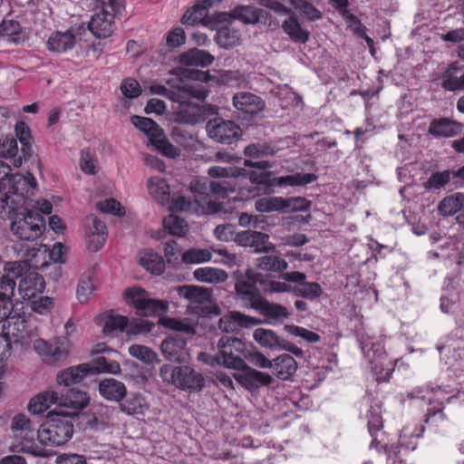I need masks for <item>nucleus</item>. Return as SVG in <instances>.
Instances as JSON below:
<instances>
[{"label": "nucleus", "mask_w": 464, "mask_h": 464, "mask_svg": "<svg viewBox=\"0 0 464 464\" xmlns=\"http://www.w3.org/2000/svg\"><path fill=\"white\" fill-rule=\"evenodd\" d=\"M234 107L247 114H256L264 109L260 97L250 92H239L233 97Z\"/></svg>", "instance_id": "b1692460"}, {"label": "nucleus", "mask_w": 464, "mask_h": 464, "mask_svg": "<svg viewBox=\"0 0 464 464\" xmlns=\"http://www.w3.org/2000/svg\"><path fill=\"white\" fill-rule=\"evenodd\" d=\"M77 41L76 30L69 29L65 32H53L48 38L47 48L51 52L64 53L74 47Z\"/></svg>", "instance_id": "5701e85b"}, {"label": "nucleus", "mask_w": 464, "mask_h": 464, "mask_svg": "<svg viewBox=\"0 0 464 464\" xmlns=\"http://www.w3.org/2000/svg\"><path fill=\"white\" fill-rule=\"evenodd\" d=\"M30 265L26 261V267L19 276L18 292L23 299L35 298L45 288L44 277L35 271H30Z\"/></svg>", "instance_id": "f8f14e48"}, {"label": "nucleus", "mask_w": 464, "mask_h": 464, "mask_svg": "<svg viewBox=\"0 0 464 464\" xmlns=\"http://www.w3.org/2000/svg\"><path fill=\"white\" fill-rule=\"evenodd\" d=\"M283 31L295 43H306L309 40L310 33L304 29L297 19L291 15L282 23Z\"/></svg>", "instance_id": "473e14b6"}, {"label": "nucleus", "mask_w": 464, "mask_h": 464, "mask_svg": "<svg viewBox=\"0 0 464 464\" xmlns=\"http://www.w3.org/2000/svg\"><path fill=\"white\" fill-rule=\"evenodd\" d=\"M0 157L13 160L15 167L22 165V157L18 156V145L14 138L5 137L0 140Z\"/></svg>", "instance_id": "c03bdc74"}, {"label": "nucleus", "mask_w": 464, "mask_h": 464, "mask_svg": "<svg viewBox=\"0 0 464 464\" xmlns=\"http://www.w3.org/2000/svg\"><path fill=\"white\" fill-rule=\"evenodd\" d=\"M45 228L42 214L28 210L23 217H17L11 224V231L21 240L33 241L38 238Z\"/></svg>", "instance_id": "39448f33"}, {"label": "nucleus", "mask_w": 464, "mask_h": 464, "mask_svg": "<svg viewBox=\"0 0 464 464\" xmlns=\"http://www.w3.org/2000/svg\"><path fill=\"white\" fill-rule=\"evenodd\" d=\"M182 91L185 95L181 99H175L177 106L175 112L177 121L187 123L196 124L203 120V111L198 102H192V99L202 101L207 96V91L201 83H184Z\"/></svg>", "instance_id": "f03ea898"}, {"label": "nucleus", "mask_w": 464, "mask_h": 464, "mask_svg": "<svg viewBox=\"0 0 464 464\" xmlns=\"http://www.w3.org/2000/svg\"><path fill=\"white\" fill-rule=\"evenodd\" d=\"M271 369L277 378L286 381L295 373L297 362L290 354L284 353L273 360Z\"/></svg>", "instance_id": "cd10ccee"}, {"label": "nucleus", "mask_w": 464, "mask_h": 464, "mask_svg": "<svg viewBox=\"0 0 464 464\" xmlns=\"http://www.w3.org/2000/svg\"><path fill=\"white\" fill-rule=\"evenodd\" d=\"M57 406L73 410H82L87 406L89 397L85 392L63 388L56 391Z\"/></svg>", "instance_id": "4be33fe9"}, {"label": "nucleus", "mask_w": 464, "mask_h": 464, "mask_svg": "<svg viewBox=\"0 0 464 464\" xmlns=\"http://www.w3.org/2000/svg\"><path fill=\"white\" fill-rule=\"evenodd\" d=\"M33 347L43 362L58 365L68 356L71 343L67 337H57L50 343L38 338L34 341Z\"/></svg>", "instance_id": "20e7f679"}, {"label": "nucleus", "mask_w": 464, "mask_h": 464, "mask_svg": "<svg viewBox=\"0 0 464 464\" xmlns=\"http://www.w3.org/2000/svg\"><path fill=\"white\" fill-rule=\"evenodd\" d=\"M240 40L237 31L223 28L217 33L216 41L223 48L228 49L236 46Z\"/></svg>", "instance_id": "6e6d98bb"}, {"label": "nucleus", "mask_w": 464, "mask_h": 464, "mask_svg": "<svg viewBox=\"0 0 464 464\" xmlns=\"http://www.w3.org/2000/svg\"><path fill=\"white\" fill-rule=\"evenodd\" d=\"M3 329L5 334L13 336L15 342L24 343L28 338L37 335L35 330L29 328L24 316L18 314L11 315L4 324Z\"/></svg>", "instance_id": "a211bd4d"}, {"label": "nucleus", "mask_w": 464, "mask_h": 464, "mask_svg": "<svg viewBox=\"0 0 464 464\" xmlns=\"http://www.w3.org/2000/svg\"><path fill=\"white\" fill-rule=\"evenodd\" d=\"M73 434V423L69 413H57L37 430L39 441L47 446H62Z\"/></svg>", "instance_id": "7ed1b4c3"}, {"label": "nucleus", "mask_w": 464, "mask_h": 464, "mask_svg": "<svg viewBox=\"0 0 464 464\" xmlns=\"http://www.w3.org/2000/svg\"><path fill=\"white\" fill-rule=\"evenodd\" d=\"M256 311L259 312L265 317L266 322L270 324L282 323L289 316V313L284 305L270 303L265 298L256 307Z\"/></svg>", "instance_id": "393cba45"}, {"label": "nucleus", "mask_w": 464, "mask_h": 464, "mask_svg": "<svg viewBox=\"0 0 464 464\" xmlns=\"http://www.w3.org/2000/svg\"><path fill=\"white\" fill-rule=\"evenodd\" d=\"M30 195H32L30 193ZM26 194V189L23 192L13 193L12 188L0 197V218H9L11 214L14 213L17 208L23 204Z\"/></svg>", "instance_id": "bb28decb"}, {"label": "nucleus", "mask_w": 464, "mask_h": 464, "mask_svg": "<svg viewBox=\"0 0 464 464\" xmlns=\"http://www.w3.org/2000/svg\"><path fill=\"white\" fill-rule=\"evenodd\" d=\"M464 208V193L455 192L451 195L443 198L438 207L437 210L440 215L443 217H450L459 212Z\"/></svg>", "instance_id": "c756f323"}, {"label": "nucleus", "mask_w": 464, "mask_h": 464, "mask_svg": "<svg viewBox=\"0 0 464 464\" xmlns=\"http://www.w3.org/2000/svg\"><path fill=\"white\" fill-rule=\"evenodd\" d=\"M289 3L308 20L315 21L322 17V13L305 0H289Z\"/></svg>", "instance_id": "4d7b16f0"}, {"label": "nucleus", "mask_w": 464, "mask_h": 464, "mask_svg": "<svg viewBox=\"0 0 464 464\" xmlns=\"http://www.w3.org/2000/svg\"><path fill=\"white\" fill-rule=\"evenodd\" d=\"M453 178V172L450 169L435 171L430 174L423 187L426 190H439L444 188Z\"/></svg>", "instance_id": "a18cd8bd"}, {"label": "nucleus", "mask_w": 464, "mask_h": 464, "mask_svg": "<svg viewBox=\"0 0 464 464\" xmlns=\"http://www.w3.org/2000/svg\"><path fill=\"white\" fill-rule=\"evenodd\" d=\"M85 233L88 239V247L99 251L105 243L106 225L94 215H89L84 219Z\"/></svg>", "instance_id": "f3484780"}, {"label": "nucleus", "mask_w": 464, "mask_h": 464, "mask_svg": "<svg viewBox=\"0 0 464 464\" xmlns=\"http://www.w3.org/2000/svg\"><path fill=\"white\" fill-rule=\"evenodd\" d=\"M245 344L236 337L223 336L218 340V364L235 370L246 366L245 361L240 357L244 352Z\"/></svg>", "instance_id": "0eeeda50"}, {"label": "nucleus", "mask_w": 464, "mask_h": 464, "mask_svg": "<svg viewBox=\"0 0 464 464\" xmlns=\"http://www.w3.org/2000/svg\"><path fill=\"white\" fill-rule=\"evenodd\" d=\"M15 135L22 144V153L24 158L31 156L32 136L30 128L24 121H18L14 127Z\"/></svg>", "instance_id": "603ef678"}, {"label": "nucleus", "mask_w": 464, "mask_h": 464, "mask_svg": "<svg viewBox=\"0 0 464 464\" xmlns=\"http://www.w3.org/2000/svg\"><path fill=\"white\" fill-rule=\"evenodd\" d=\"M177 293L180 297L198 304L209 303L212 297L208 288L190 285L177 287Z\"/></svg>", "instance_id": "c85d7f7f"}, {"label": "nucleus", "mask_w": 464, "mask_h": 464, "mask_svg": "<svg viewBox=\"0 0 464 464\" xmlns=\"http://www.w3.org/2000/svg\"><path fill=\"white\" fill-rule=\"evenodd\" d=\"M241 370L242 372L234 375L235 379L249 392H256L262 386H268L274 381L270 374L255 370L246 363Z\"/></svg>", "instance_id": "dca6fc26"}, {"label": "nucleus", "mask_w": 464, "mask_h": 464, "mask_svg": "<svg viewBox=\"0 0 464 464\" xmlns=\"http://www.w3.org/2000/svg\"><path fill=\"white\" fill-rule=\"evenodd\" d=\"M140 265L154 275L163 273L165 263L160 256L150 250L144 251L139 256Z\"/></svg>", "instance_id": "4c0bfd02"}, {"label": "nucleus", "mask_w": 464, "mask_h": 464, "mask_svg": "<svg viewBox=\"0 0 464 464\" xmlns=\"http://www.w3.org/2000/svg\"><path fill=\"white\" fill-rule=\"evenodd\" d=\"M10 171V166L0 161V191L8 187L12 188L13 193L23 192L26 189V194H33L37 187L35 178L30 173L27 175L19 173L11 175Z\"/></svg>", "instance_id": "9d476101"}, {"label": "nucleus", "mask_w": 464, "mask_h": 464, "mask_svg": "<svg viewBox=\"0 0 464 464\" xmlns=\"http://www.w3.org/2000/svg\"><path fill=\"white\" fill-rule=\"evenodd\" d=\"M150 142L159 152L168 158L175 159L180 155L179 149L172 145L163 135L154 138Z\"/></svg>", "instance_id": "bf43d9fd"}, {"label": "nucleus", "mask_w": 464, "mask_h": 464, "mask_svg": "<svg viewBox=\"0 0 464 464\" xmlns=\"http://www.w3.org/2000/svg\"><path fill=\"white\" fill-rule=\"evenodd\" d=\"M26 267V261L9 262L5 266V275L0 277V299L12 302L14 295L15 279L19 278L22 271Z\"/></svg>", "instance_id": "ddd939ff"}, {"label": "nucleus", "mask_w": 464, "mask_h": 464, "mask_svg": "<svg viewBox=\"0 0 464 464\" xmlns=\"http://www.w3.org/2000/svg\"><path fill=\"white\" fill-rule=\"evenodd\" d=\"M255 207L258 212H272L283 210L291 205L281 197H264L256 201Z\"/></svg>", "instance_id": "79ce46f5"}, {"label": "nucleus", "mask_w": 464, "mask_h": 464, "mask_svg": "<svg viewBox=\"0 0 464 464\" xmlns=\"http://www.w3.org/2000/svg\"><path fill=\"white\" fill-rule=\"evenodd\" d=\"M261 282V275L252 270L246 272V277L239 278L235 285L237 300L241 307L256 310L264 297L255 286V283Z\"/></svg>", "instance_id": "423d86ee"}, {"label": "nucleus", "mask_w": 464, "mask_h": 464, "mask_svg": "<svg viewBox=\"0 0 464 464\" xmlns=\"http://www.w3.org/2000/svg\"><path fill=\"white\" fill-rule=\"evenodd\" d=\"M102 7L101 12L92 15L88 27L94 36L105 39L113 33L114 14L104 10V5Z\"/></svg>", "instance_id": "aec40b11"}, {"label": "nucleus", "mask_w": 464, "mask_h": 464, "mask_svg": "<svg viewBox=\"0 0 464 464\" xmlns=\"http://www.w3.org/2000/svg\"><path fill=\"white\" fill-rule=\"evenodd\" d=\"M131 123L149 136L150 141L154 138L162 136V129L150 118L134 115L131 117Z\"/></svg>", "instance_id": "ea45409f"}, {"label": "nucleus", "mask_w": 464, "mask_h": 464, "mask_svg": "<svg viewBox=\"0 0 464 464\" xmlns=\"http://www.w3.org/2000/svg\"><path fill=\"white\" fill-rule=\"evenodd\" d=\"M209 6L201 0V4L195 5L186 11L181 17V23L185 25H194L202 22L206 15V10Z\"/></svg>", "instance_id": "8fccbe9b"}, {"label": "nucleus", "mask_w": 464, "mask_h": 464, "mask_svg": "<svg viewBox=\"0 0 464 464\" xmlns=\"http://www.w3.org/2000/svg\"><path fill=\"white\" fill-rule=\"evenodd\" d=\"M148 188L150 195L161 205L169 201V188L165 179L152 177L149 179Z\"/></svg>", "instance_id": "c9c22d12"}, {"label": "nucleus", "mask_w": 464, "mask_h": 464, "mask_svg": "<svg viewBox=\"0 0 464 464\" xmlns=\"http://www.w3.org/2000/svg\"><path fill=\"white\" fill-rule=\"evenodd\" d=\"M128 326V318L119 314L106 316L103 332L105 334L112 335L116 332H121Z\"/></svg>", "instance_id": "5fc2aeb1"}, {"label": "nucleus", "mask_w": 464, "mask_h": 464, "mask_svg": "<svg viewBox=\"0 0 464 464\" xmlns=\"http://www.w3.org/2000/svg\"><path fill=\"white\" fill-rule=\"evenodd\" d=\"M251 240L250 247L254 248L257 253H268L275 248L274 245L269 241L267 234L254 231Z\"/></svg>", "instance_id": "680f3d73"}, {"label": "nucleus", "mask_w": 464, "mask_h": 464, "mask_svg": "<svg viewBox=\"0 0 464 464\" xmlns=\"http://www.w3.org/2000/svg\"><path fill=\"white\" fill-rule=\"evenodd\" d=\"M462 130V123L447 117L433 119L428 128V133L437 139L452 138L459 135Z\"/></svg>", "instance_id": "6ab92c4d"}, {"label": "nucleus", "mask_w": 464, "mask_h": 464, "mask_svg": "<svg viewBox=\"0 0 464 464\" xmlns=\"http://www.w3.org/2000/svg\"><path fill=\"white\" fill-rule=\"evenodd\" d=\"M154 325L155 324L149 320L140 319L128 324L127 333L130 335L144 334L150 333L153 329Z\"/></svg>", "instance_id": "774afa93"}, {"label": "nucleus", "mask_w": 464, "mask_h": 464, "mask_svg": "<svg viewBox=\"0 0 464 464\" xmlns=\"http://www.w3.org/2000/svg\"><path fill=\"white\" fill-rule=\"evenodd\" d=\"M285 329L291 335L300 337L308 343H314L321 340L318 334L298 325L287 324Z\"/></svg>", "instance_id": "052dcab7"}, {"label": "nucleus", "mask_w": 464, "mask_h": 464, "mask_svg": "<svg viewBox=\"0 0 464 464\" xmlns=\"http://www.w3.org/2000/svg\"><path fill=\"white\" fill-rule=\"evenodd\" d=\"M97 208L103 213L114 214L119 217L125 214L121 203L114 198H107L96 204Z\"/></svg>", "instance_id": "338daca9"}, {"label": "nucleus", "mask_w": 464, "mask_h": 464, "mask_svg": "<svg viewBox=\"0 0 464 464\" xmlns=\"http://www.w3.org/2000/svg\"><path fill=\"white\" fill-rule=\"evenodd\" d=\"M292 282L284 279L270 280L265 284L264 290L268 294L294 293V285Z\"/></svg>", "instance_id": "0e129e2a"}, {"label": "nucleus", "mask_w": 464, "mask_h": 464, "mask_svg": "<svg viewBox=\"0 0 464 464\" xmlns=\"http://www.w3.org/2000/svg\"><path fill=\"white\" fill-rule=\"evenodd\" d=\"M180 63L188 66L206 67L214 62V56L208 52L192 48L180 54Z\"/></svg>", "instance_id": "7c9ffc66"}, {"label": "nucleus", "mask_w": 464, "mask_h": 464, "mask_svg": "<svg viewBox=\"0 0 464 464\" xmlns=\"http://www.w3.org/2000/svg\"><path fill=\"white\" fill-rule=\"evenodd\" d=\"M91 372L118 374L121 372V366L115 360H111L103 355H99L92 360V365L90 366Z\"/></svg>", "instance_id": "09e8293b"}, {"label": "nucleus", "mask_w": 464, "mask_h": 464, "mask_svg": "<svg viewBox=\"0 0 464 464\" xmlns=\"http://www.w3.org/2000/svg\"><path fill=\"white\" fill-rule=\"evenodd\" d=\"M21 24L13 19H4L0 24V34L12 37V41H17V35L21 33Z\"/></svg>", "instance_id": "69168bd1"}, {"label": "nucleus", "mask_w": 464, "mask_h": 464, "mask_svg": "<svg viewBox=\"0 0 464 464\" xmlns=\"http://www.w3.org/2000/svg\"><path fill=\"white\" fill-rule=\"evenodd\" d=\"M229 14L233 19H237L244 24H256L259 21L258 11L252 6H237Z\"/></svg>", "instance_id": "3c124183"}, {"label": "nucleus", "mask_w": 464, "mask_h": 464, "mask_svg": "<svg viewBox=\"0 0 464 464\" xmlns=\"http://www.w3.org/2000/svg\"><path fill=\"white\" fill-rule=\"evenodd\" d=\"M212 254L208 249L190 248L182 254V260L186 264H198L211 260Z\"/></svg>", "instance_id": "13d9d810"}, {"label": "nucleus", "mask_w": 464, "mask_h": 464, "mask_svg": "<svg viewBox=\"0 0 464 464\" xmlns=\"http://www.w3.org/2000/svg\"><path fill=\"white\" fill-rule=\"evenodd\" d=\"M193 275L196 280L208 284L223 283L228 277L225 270L210 266L197 268Z\"/></svg>", "instance_id": "f704fd0d"}, {"label": "nucleus", "mask_w": 464, "mask_h": 464, "mask_svg": "<svg viewBox=\"0 0 464 464\" xmlns=\"http://www.w3.org/2000/svg\"><path fill=\"white\" fill-rule=\"evenodd\" d=\"M11 428L13 431L19 432L15 434L25 440H31L35 434V429L32 427L30 420L24 414H18L13 418Z\"/></svg>", "instance_id": "a19ab883"}, {"label": "nucleus", "mask_w": 464, "mask_h": 464, "mask_svg": "<svg viewBox=\"0 0 464 464\" xmlns=\"http://www.w3.org/2000/svg\"><path fill=\"white\" fill-rule=\"evenodd\" d=\"M130 354L146 363H152L157 361V354L150 348L140 345L132 344L129 347Z\"/></svg>", "instance_id": "e2e57ef3"}, {"label": "nucleus", "mask_w": 464, "mask_h": 464, "mask_svg": "<svg viewBox=\"0 0 464 464\" xmlns=\"http://www.w3.org/2000/svg\"><path fill=\"white\" fill-rule=\"evenodd\" d=\"M121 411L129 414L142 413L146 408L144 398L139 393H130L126 400L120 404Z\"/></svg>", "instance_id": "de8ad7c7"}, {"label": "nucleus", "mask_w": 464, "mask_h": 464, "mask_svg": "<svg viewBox=\"0 0 464 464\" xmlns=\"http://www.w3.org/2000/svg\"><path fill=\"white\" fill-rule=\"evenodd\" d=\"M126 297L135 306L139 314L143 316L161 315L168 310V303L149 298L141 288H130L125 291Z\"/></svg>", "instance_id": "6e6552de"}, {"label": "nucleus", "mask_w": 464, "mask_h": 464, "mask_svg": "<svg viewBox=\"0 0 464 464\" xmlns=\"http://www.w3.org/2000/svg\"><path fill=\"white\" fill-rule=\"evenodd\" d=\"M52 405H57L56 391H46L31 399L28 410L34 414H41Z\"/></svg>", "instance_id": "72a5a7b5"}, {"label": "nucleus", "mask_w": 464, "mask_h": 464, "mask_svg": "<svg viewBox=\"0 0 464 464\" xmlns=\"http://www.w3.org/2000/svg\"><path fill=\"white\" fill-rule=\"evenodd\" d=\"M254 340L262 347L271 350H279L282 345L281 339L274 331L265 328H257L253 333Z\"/></svg>", "instance_id": "e433bc0d"}, {"label": "nucleus", "mask_w": 464, "mask_h": 464, "mask_svg": "<svg viewBox=\"0 0 464 464\" xmlns=\"http://www.w3.org/2000/svg\"><path fill=\"white\" fill-rule=\"evenodd\" d=\"M259 269L266 272L284 274L288 268V263L280 256L266 255L256 259Z\"/></svg>", "instance_id": "58836bf2"}, {"label": "nucleus", "mask_w": 464, "mask_h": 464, "mask_svg": "<svg viewBox=\"0 0 464 464\" xmlns=\"http://www.w3.org/2000/svg\"><path fill=\"white\" fill-rule=\"evenodd\" d=\"M100 394L108 401H121L127 394L123 382L113 378H106L99 382Z\"/></svg>", "instance_id": "a878e982"}, {"label": "nucleus", "mask_w": 464, "mask_h": 464, "mask_svg": "<svg viewBox=\"0 0 464 464\" xmlns=\"http://www.w3.org/2000/svg\"><path fill=\"white\" fill-rule=\"evenodd\" d=\"M261 321L256 317L232 311L219 318L218 328L227 334H238L242 329L252 328Z\"/></svg>", "instance_id": "4468645a"}, {"label": "nucleus", "mask_w": 464, "mask_h": 464, "mask_svg": "<svg viewBox=\"0 0 464 464\" xmlns=\"http://www.w3.org/2000/svg\"><path fill=\"white\" fill-rule=\"evenodd\" d=\"M206 130L211 140L227 145L237 141L242 133L241 128L236 122L219 118L208 121Z\"/></svg>", "instance_id": "1a4fd4ad"}, {"label": "nucleus", "mask_w": 464, "mask_h": 464, "mask_svg": "<svg viewBox=\"0 0 464 464\" xmlns=\"http://www.w3.org/2000/svg\"><path fill=\"white\" fill-rule=\"evenodd\" d=\"M160 323L164 327L173 330L176 333L168 336L161 343V352L164 356L173 362H183L188 358L187 340L182 334L193 335L195 329L188 319H176L162 317Z\"/></svg>", "instance_id": "f257e3e1"}, {"label": "nucleus", "mask_w": 464, "mask_h": 464, "mask_svg": "<svg viewBox=\"0 0 464 464\" xmlns=\"http://www.w3.org/2000/svg\"><path fill=\"white\" fill-rule=\"evenodd\" d=\"M458 70V66L455 63L449 65L447 71L444 73V80L442 82V87L446 91H464V73L458 77L453 75V72Z\"/></svg>", "instance_id": "49530a36"}, {"label": "nucleus", "mask_w": 464, "mask_h": 464, "mask_svg": "<svg viewBox=\"0 0 464 464\" xmlns=\"http://www.w3.org/2000/svg\"><path fill=\"white\" fill-rule=\"evenodd\" d=\"M92 279L93 272L92 270H88L81 275L76 290L77 298L81 303L87 302L93 293L94 285Z\"/></svg>", "instance_id": "37998d69"}, {"label": "nucleus", "mask_w": 464, "mask_h": 464, "mask_svg": "<svg viewBox=\"0 0 464 464\" xmlns=\"http://www.w3.org/2000/svg\"><path fill=\"white\" fill-rule=\"evenodd\" d=\"M163 226L172 236L184 237L188 232V226L184 219L175 215H169L163 219Z\"/></svg>", "instance_id": "864d4df0"}, {"label": "nucleus", "mask_w": 464, "mask_h": 464, "mask_svg": "<svg viewBox=\"0 0 464 464\" xmlns=\"http://www.w3.org/2000/svg\"><path fill=\"white\" fill-rule=\"evenodd\" d=\"M176 386L189 392L202 390L205 386V378L189 366H180Z\"/></svg>", "instance_id": "412c9836"}, {"label": "nucleus", "mask_w": 464, "mask_h": 464, "mask_svg": "<svg viewBox=\"0 0 464 464\" xmlns=\"http://www.w3.org/2000/svg\"><path fill=\"white\" fill-rule=\"evenodd\" d=\"M448 387H436L432 388L433 396L430 400V407L427 410L425 415V422L432 425H437L440 421L445 420V414L443 412L444 402H450L455 395H450V392L447 390Z\"/></svg>", "instance_id": "2eb2a0df"}, {"label": "nucleus", "mask_w": 464, "mask_h": 464, "mask_svg": "<svg viewBox=\"0 0 464 464\" xmlns=\"http://www.w3.org/2000/svg\"><path fill=\"white\" fill-rule=\"evenodd\" d=\"M279 278L296 284L294 285L293 293L295 296L314 301L323 295L322 286L316 282H307L306 275L303 272H286L279 275Z\"/></svg>", "instance_id": "9b49d317"}, {"label": "nucleus", "mask_w": 464, "mask_h": 464, "mask_svg": "<svg viewBox=\"0 0 464 464\" xmlns=\"http://www.w3.org/2000/svg\"><path fill=\"white\" fill-rule=\"evenodd\" d=\"M89 372H91V368L90 365L86 363L70 367L58 374L57 382L59 384H63L67 388L82 382Z\"/></svg>", "instance_id": "2f4dec72"}]
</instances>
